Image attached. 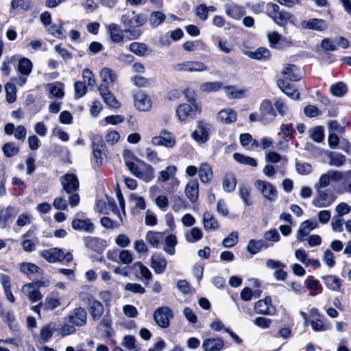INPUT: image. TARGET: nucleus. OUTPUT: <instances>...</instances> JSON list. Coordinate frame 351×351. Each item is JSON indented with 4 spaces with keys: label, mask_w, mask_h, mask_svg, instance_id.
Returning <instances> with one entry per match:
<instances>
[{
    "label": "nucleus",
    "mask_w": 351,
    "mask_h": 351,
    "mask_svg": "<svg viewBox=\"0 0 351 351\" xmlns=\"http://www.w3.org/2000/svg\"><path fill=\"white\" fill-rule=\"evenodd\" d=\"M204 228L207 231L216 230L219 228V223L214 216L206 212L203 216Z\"/></svg>",
    "instance_id": "nucleus-40"
},
{
    "label": "nucleus",
    "mask_w": 351,
    "mask_h": 351,
    "mask_svg": "<svg viewBox=\"0 0 351 351\" xmlns=\"http://www.w3.org/2000/svg\"><path fill=\"white\" fill-rule=\"evenodd\" d=\"M322 280L328 289L332 291H341V280L337 276L334 275H327L322 276Z\"/></svg>",
    "instance_id": "nucleus-31"
},
{
    "label": "nucleus",
    "mask_w": 351,
    "mask_h": 351,
    "mask_svg": "<svg viewBox=\"0 0 351 351\" xmlns=\"http://www.w3.org/2000/svg\"><path fill=\"white\" fill-rule=\"evenodd\" d=\"M125 290L133 293L143 295L145 293V289L140 284L128 282L125 285Z\"/></svg>",
    "instance_id": "nucleus-63"
},
{
    "label": "nucleus",
    "mask_w": 351,
    "mask_h": 351,
    "mask_svg": "<svg viewBox=\"0 0 351 351\" xmlns=\"http://www.w3.org/2000/svg\"><path fill=\"white\" fill-rule=\"evenodd\" d=\"M223 88L227 97L230 99H239L243 97L244 90H237L234 86H226Z\"/></svg>",
    "instance_id": "nucleus-51"
},
{
    "label": "nucleus",
    "mask_w": 351,
    "mask_h": 351,
    "mask_svg": "<svg viewBox=\"0 0 351 351\" xmlns=\"http://www.w3.org/2000/svg\"><path fill=\"white\" fill-rule=\"evenodd\" d=\"M254 311L256 313L265 315H271L275 313V307L271 304V299L267 296L254 304Z\"/></svg>",
    "instance_id": "nucleus-15"
},
{
    "label": "nucleus",
    "mask_w": 351,
    "mask_h": 351,
    "mask_svg": "<svg viewBox=\"0 0 351 351\" xmlns=\"http://www.w3.org/2000/svg\"><path fill=\"white\" fill-rule=\"evenodd\" d=\"M331 179L328 172L323 173L319 178V181L315 183L314 188L315 190L318 189L326 188L330 185Z\"/></svg>",
    "instance_id": "nucleus-64"
},
{
    "label": "nucleus",
    "mask_w": 351,
    "mask_h": 351,
    "mask_svg": "<svg viewBox=\"0 0 351 351\" xmlns=\"http://www.w3.org/2000/svg\"><path fill=\"white\" fill-rule=\"evenodd\" d=\"M185 194L191 202L195 203L199 197V184L196 180H191L185 186Z\"/></svg>",
    "instance_id": "nucleus-27"
},
{
    "label": "nucleus",
    "mask_w": 351,
    "mask_h": 351,
    "mask_svg": "<svg viewBox=\"0 0 351 351\" xmlns=\"http://www.w3.org/2000/svg\"><path fill=\"white\" fill-rule=\"evenodd\" d=\"M317 196L313 199V204L318 208L328 207L334 202L332 194L329 189L316 190Z\"/></svg>",
    "instance_id": "nucleus-11"
},
{
    "label": "nucleus",
    "mask_w": 351,
    "mask_h": 351,
    "mask_svg": "<svg viewBox=\"0 0 351 351\" xmlns=\"http://www.w3.org/2000/svg\"><path fill=\"white\" fill-rule=\"evenodd\" d=\"M222 88V83L220 82H205L200 86V90L202 92H216Z\"/></svg>",
    "instance_id": "nucleus-55"
},
{
    "label": "nucleus",
    "mask_w": 351,
    "mask_h": 351,
    "mask_svg": "<svg viewBox=\"0 0 351 351\" xmlns=\"http://www.w3.org/2000/svg\"><path fill=\"white\" fill-rule=\"evenodd\" d=\"M99 94L101 96L104 103L109 107L113 108H118L120 107V102L115 98L113 93L109 89L99 90Z\"/></svg>",
    "instance_id": "nucleus-35"
},
{
    "label": "nucleus",
    "mask_w": 351,
    "mask_h": 351,
    "mask_svg": "<svg viewBox=\"0 0 351 351\" xmlns=\"http://www.w3.org/2000/svg\"><path fill=\"white\" fill-rule=\"evenodd\" d=\"M153 317L160 327L166 328L169 326V319L173 317V312L170 308L162 306L154 311Z\"/></svg>",
    "instance_id": "nucleus-7"
},
{
    "label": "nucleus",
    "mask_w": 351,
    "mask_h": 351,
    "mask_svg": "<svg viewBox=\"0 0 351 351\" xmlns=\"http://www.w3.org/2000/svg\"><path fill=\"white\" fill-rule=\"evenodd\" d=\"M100 77L101 82L98 87L99 91L110 89L113 86L114 82L117 77L116 73L109 68L102 69L100 71Z\"/></svg>",
    "instance_id": "nucleus-12"
},
{
    "label": "nucleus",
    "mask_w": 351,
    "mask_h": 351,
    "mask_svg": "<svg viewBox=\"0 0 351 351\" xmlns=\"http://www.w3.org/2000/svg\"><path fill=\"white\" fill-rule=\"evenodd\" d=\"M310 137L317 143H321L324 138V128L322 126H316L309 130Z\"/></svg>",
    "instance_id": "nucleus-49"
},
{
    "label": "nucleus",
    "mask_w": 351,
    "mask_h": 351,
    "mask_svg": "<svg viewBox=\"0 0 351 351\" xmlns=\"http://www.w3.org/2000/svg\"><path fill=\"white\" fill-rule=\"evenodd\" d=\"M19 269L21 273L27 276L34 274L42 275L43 272V269L36 265L27 262L21 263Z\"/></svg>",
    "instance_id": "nucleus-37"
},
{
    "label": "nucleus",
    "mask_w": 351,
    "mask_h": 351,
    "mask_svg": "<svg viewBox=\"0 0 351 351\" xmlns=\"http://www.w3.org/2000/svg\"><path fill=\"white\" fill-rule=\"evenodd\" d=\"M88 311L91 318L94 321H97L101 319L104 312V308L101 302L97 300L93 302V304L88 307Z\"/></svg>",
    "instance_id": "nucleus-39"
},
{
    "label": "nucleus",
    "mask_w": 351,
    "mask_h": 351,
    "mask_svg": "<svg viewBox=\"0 0 351 351\" xmlns=\"http://www.w3.org/2000/svg\"><path fill=\"white\" fill-rule=\"evenodd\" d=\"M84 241L86 247L97 252L101 251L105 246V241L97 237H86Z\"/></svg>",
    "instance_id": "nucleus-33"
},
{
    "label": "nucleus",
    "mask_w": 351,
    "mask_h": 351,
    "mask_svg": "<svg viewBox=\"0 0 351 351\" xmlns=\"http://www.w3.org/2000/svg\"><path fill=\"white\" fill-rule=\"evenodd\" d=\"M184 237L189 243H196L202 239L203 232L200 228L193 227L185 232Z\"/></svg>",
    "instance_id": "nucleus-42"
},
{
    "label": "nucleus",
    "mask_w": 351,
    "mask_h": 351,
    "mask_svg": "<svg viewBox=\"0 0 351 351\" xmlns=\"http://www.w3.org/2000/svg\"><path fill=\"white\" fill-rule=\"evenodd\" d=\"M38 243V240L36 238L23 239L21 242V246L25 252H32L36 249Z\"/></svg>",
    "instance_id": "nucleus-56"
},
{
    "label": "nucleus",
    "mask_w": 351,
    "mask_h": 351,
    "mask_svg": "<svg viewBox=\"0 0 351 351\" xmlns=\"http://www.w3.org/2000/svg\"><path fill=\"white\" fill-rule=\"evenodd\" d=\"M3 154L7 157H12L18 154L19 152V147L12 142L5 143L2 147Z\"/></svg>",
    "instance_id": "nucleus-54"
},
{
    "label": "nucleus",
    "mask_w": 351,
    "mask_h": 351,
    "mask_svg": "<svg viewBox=\"0 0 351 351\" xmlns=\"http://www.w3.org/2000/svg\"><path fill=\"white\" fill-rule=\"evenodd\" d=\"M318 223L315 220H306L300 225L297 232V240L302 241L305 240V237L308 234L310 231L317 228Z\"/></svg>",
    "instance_id": "nucleus-18"
},
{
    "label": "nucleus",
    "mask_w": 351,
    "mask_h": 351,
    "mask_svg": "<svg viewBox=\"0 0 351 351\" xmlns=\"http://www.w3.org/2000/svg\"><path fill=\"white\" fill-rule=\"evenodd\" d=\"M199 177L202 182L208 183L213 178V170L206 162L202 163L199 168Z\"/></svg>",
    "instance_id": "nucleus-38"
},
{
    "label": "nucleus",
    "mask_w": 351,
    "mask_h": 351,
    "mask_svg": "<svg viewBox=\"0 0 351 351\" xmlns=\"http://www.w3.org/2000/svg\"><path fill=\"white\" fill-rule=\"evenodd\" d=\"M226 14L236 20L240 19L245 14V8L233 3L225 5Z\"/></svg>",
    "instance_id": "nucleus-25"
},
{
    "label": "nucleus",
    "mask_w": 351,
    "mask_h": 351,
    "mask_svg": "<svg viewBox=\"0 0 351 351\" xmlns=\"http://www.w3.org/2000/svg\"><path fill=\"white\" fill-rule=\"evenodd\" d=\"M259 113L261 114V119L263 120L264 124L269 123L277 116L273 104L268 99H265L261 101L259 106Z\"/></svg>",
    "instance_id": "nucleus-8"
},
{
    "label": "nucleus",
    "mask_w": 351,
    "mask_h": 351,
    "mask_svg": "<svg viewBox=\"0 0 351 351\" xmlns=\"http://www.w3.org/2000/svg\"><path fill=\"white\" fill-rule=\"evenodd\" d=\"M249 56L254 59H265L270 56V53L267 48L260 47L254 52H250Z\"/></svg>",
    "instance_id": "nucleus-61"
},
{
    "label": "nucleus",
    "mask_w": 351,
    "mask_h": 351,
    "mask_svg": "<svg viewBox=\"0 0 351 351\" xmlns=\"http://www.w3.org/2000/svg\"><path fill=\"white\" fill-rule=\"evenodd\" d=\"M47 90H49L50 95L49 97L50 99L57 98L62 99L64 95V84L60 82H55L53 83H49L46 86Z\"/></svg>",
    "instance_id": "nucleus-29"
},
{
    "label": "nucleus",
    "mask_w": 351,
    "mask_h": 351,
    "mask_svg": "<svg viewBox=\"0 0 351 351\" xmlns=\"http://www.w3.org/2000/svg\"><path fill=\"white\" fill-rule=\"evenodd\" d=\"M108 32L110 39L114 43H121L123 40V30H121L119 26L116 23H111L107 27Z\"/></svg>",
    "instance_id": "nucleus-34"
},
{
    "label": "nucleus",
    "mask_w": 351,
    "mask_h": 351,
    "mask_svg": "<svg viewBox=\"0 0 351 351\" xmlns=\"http://www.w3.org/2000/svg\"><path fill=\"white\" fill-rule=\"evenodd\" d=\"M266 8L267 16L271 18L276 25L285 27L288 23H294L293 15L289 12L280 10V8L277 4L268 3Z\"/></svg>",
    "instance_id": "nucleus-2"
},
{
    "label": "nucleus",
    "mask_w": 351,
    "mask_h": 351,
    "mask_svg": "<svg viewBox=\"0 0 351 351\" xmlns=\"http://www.w3.org/2000/svg\"><path fill=\"white\" fill-rule=\"evenodd\" d=\"M152 143L156 146H165L168 148H171L176 145V139L171 134L166 130L160 132V135L154 136L151 140Z\"/></svg>",
    "instance_id": "nucleus-13"
},
{
    "label": "nucleus",
    "mask_w": 351,
    "mask_h": 351,
    "mask_svg": "<svg viewBox=\"0 0 351 351\" xmlns=\"http://www.w3.org/2000/svg\"><path fill=\"white\" fill-rule=\"evenodd\" d=\"M135 267H138L139 269L141 276L145 280V285L148 283L152 279V274L150 270L145 266L141 262H136L134 263Z\"/></svg>",
    "instance_id": "nucleus-57"
},
{
    "label": "nucleus",
    "mask_w": 351,
    "mask_h": 351,
    "mask_svg": "<svg viewBox=\"0 0 351 351\" xmlns=\"http://www.w3.org/2000/svg\"><path fill=\"white\" fill-rule=\"evenodd\" d=\"M128 49L137 56L143 57L152 53V49L144 43L132 42L129 45Z\"/></svg>",
    "instance_id": "nucleus-23"
},
{
    "label": "nucleus",
    "mask_w": 351,
    "mask_h": 351,
    "mask_svg": "<svg viewBox=\"0 0 351 351\" xmlns=\"http://www.w3.org/2000/svg\"><path fill=\"white\" fill-rule=\"evenodd\" d=\"M72 228L77 231L86 233H93L95 230V225L90 219L75 218L71 223Z\"/></svg>",
    "instance_id": "nucleus-16"
},
{
    "label": "nucleus",
    "mask_w": 351,
    "mask_h": 351,
    "mask_svg": "<svg viewBox=\"0 0 351 351\" xmlns=\"http://www.w3.org/2000/svg\"><path fill=\"white\" fill-rule=\"evenodd\" d=\"M165 15L161 12H153L149 18V22L152 27H158L165 19Z\"/></svg>",
    "instance_id": "nucleus-53"
},
{
    "label": "nucleus",
    "mask_w": 351,
    "mask_h": 351,
    "mask_svg": "<svg viewBox=\"0 0 351 351\" xmlns=\"http://www.w3.org/2000/svg\"><path fill=\"white\" fill-rule=\"evenodd\" d=\"M210 125L205 121H198L196 129L193 132L191 136L198 143H204L208 140Z\"/></svg>",
    "instance_id": "nucleus-9"
},
{
    "label": "nucleus",
    "mask_w": 351,
    "mask_h": 351,
    "mask_svg": "<svg viewBox=\"0 0 351 351\" xmlns=\"http://www.w3.org/2000/svg\"><path fill=\"white\" fill-rule=\"evenodd\" d=\"M202 347L204 351H221L224 347V341L220 337L206 338Z\"/></svg>",
    "instance_id": "nucleus-20"
},
{
    "label": "nucleus",
    "mask_w": 351,
    "mask_h": 351,
    "mask_svg": "<svg viewBox=\"0 0 351 351\" xmlns=\"http://www.w3.org/2000/svg\"><path fill=\"white\" fill-rule=\"evenodd\" d=\"M217 118L222 123L229 124L237 119V113L232 109L221 110L217 114Z\"/></svg>",
    "instance_id": "nucleus-41"
},
{
    "label": "nucleus",
    "mask_w": 351,
    "mask_h": 351,
    "mask_svg": "<svg viewBox=\"0 0 351 351\" xmlns=\"http://www.w3.org/2000/svg\"><path fill=\"white\" fill-rule=\"evenodd\" d=\"M279 88L290 98L297 100L300 98L299 92L293 86L287 82L285 80L280 79L277 81Z\"/></svg>",
    "instance_id": "nucleus-28"
},
{
    "label": "nucleus",
    "mask_w": 351,
    "mask_h": 351,
    "mask_svg": "<svg viewBox=\"0 0 351 351\" xmlns=\"http://www.w3.org/2000/svg\"><path fill=\"white\" fill-rule=\"evenodd\" d=\"M93 153L96 162L98 165H101L104 159V151L105 149V145L101 137H94L93 141Z\"/></svg>",
    "instance_id": "nucleus-22"
},
{
    "label": "nucleus",
    "mask_w": 351,
    "mask_h": 351,
    "mask_svg": "<svg viewBox=\"0 0 351 351\" xmlns=\"http://www.w3.org/2000/svg\"><path fill=\"white\" fill-rule=\"evenodd\" d=\"M282 75L285 79L290 81H298L302 78V73L299 67L295 64H287L284 65Z\"/></svg>",
    "instance_id": "nucleus-19"
},
{
    "label": "nucleus",
    "mask_w": 351,
    "mask_h": 351,
    "mask_svg": "<svg viewBox=\"0 0 351 351\" xmlns=\"http://www.w3.org/2000/svg\"><path fill=\"white\" fill-rule=\"evenodd\" d=\"M327 156L329 159L328 165L330 166L341 167L346 162V156L338 152H330Z\"/></svg>",
    "instance_id": "nucleus-44"
},
{
    "label": "nucleus",
    "mask_w": 351,
    "mask_h": 351,
    "mask_svg": "<svg viewBox=\"0 0 351 351\" xmlns=\"http://www.w3.org/2000/svg\"><path fill=\"white\" fill-rule=\"evenodd\" d=\"M330 90L331 93L336 97H342L347 93V87L346 85L341 82H337L335 84H332Z\"/></svg>",
    "instance_id": "nucleus-50"
},
{
    "label": "nucleus",
    "mask_w": 351,
    "mask_h": 351,
    "mask_svg": "<svg viewBox=\"0 0 351 351\" xmlns=\"http://www.w3.org/2000/svg\"><path fill=\"white\" fill-rule=\"evenodd\" d=\"M251 192L252 188L250 185L245 184L239 185V195L245 206H250L254 204Z\"/></svg>",
    "instance_id": "nucleus-26"
},
{
    "label": "nucleus",
    "mask_w": 351,
    "mask_h": 351,
    "mask_svg": "<svg viewBox=\"0 0 351 351\" xmlns=\"http://www.w3.org/2000/svg\"><path fill=\"white\" fill-rule=\"evenodd\" d=\"M237 182V178L233 173H226L223 179V189L228 193L232 192L235 189Z\"/></svg>",
    "instance_id": "nucleus-43"
},
{
    "label": "nucleus",
    "mask_w": 351,
    "mask_h": 351,
    "mask_svg": "<svg viewBox=\"0 0 351 351\" xmlns=\"http://www.w3.org/2000/svg\"><path fill=\"white\" fill-rule=\"evenodd\" d=\"M167 265V261L165 257L160 254H154L151 257L150 267L157 274L165 272Z\"/></svg>",
    "instance_id": "nucleus-17"
},
{
    "label": "nucleus",
    "mask_w": 351,
    "mask_h": 351,
    "mask_svg": "<svg viewBox=\"0 0 351 351\" xmlns=\"http://www.w3.org/2000/svg\"><path fill=\"white\" fill-rule=\"evenodd\" d=\"M33 68L32 62L28 58H23L19 60L18 71L21 75L28 76Z\"/></svg>",
    "instance_id": "nucleus-47"
},
{
    "label": "nucleus",
    "mask_w": 351,
    "mask_h": 351,
    "mask_svg": "<svg viewBox=\"0 0 351 351\" xmlns=\"http://www.w3.org/2000/svg\"><path fill=\"white\" fill-rule=\"evenodd\" d=\"M202 112V106L199 104H194V106L182 104L178 106L176 110V114L180 121H185L187 117L195 119Z\"/></svg>",
    "instance_id": "nucleus-5"
},
{
    "label": "nucleus",
    "mask_w": 351,
    "mask_h": 351,
    "mask_svg": "<svg viewBox=\"0 0 351 351\" xmlns=\"http://www.w3.org/2000/svg\"><path fill=\"white\" fill-rule=\"evenodd\" d=\"M134 105L141 111H148L152 106L149 97L143 92L137 93L134 97Z\"/></svg>",
    "instance_id": "nucleus-21"
},
{
    "label": "nucleus",
    "mask_w": 351,
    "mask_h": 351,
    "mask_svg": "<svg viewBox=\"0 0 351 351\" xmlns=\"http://www.w3.org/2000/svg\"><path fill=\"white\" fill-rule=\"evenodd\" d=\"M17 214V211L14 207L8 206L0 210V225L5 228L7 224L11 221Z\"/></svg>",
    "instance_id": "nucleus-32"
},
{
    "label": "nucleus",
    "mask_w": 351,
    "mask_h": 351,
    "mask_svg": "<svg viewBox=\"0 0 351 351\" xmlns=\"http://www.w3.org/2000/svg\"><path fill=\"white\" fill-rule=\"evenodd\" d=\"M233 158L237 162L239 163L247 165L252 167L257 166L256 160L252 157L247 156L239 153H234L233 154Z\"/></svg>",
    "instance_id": "nucleus-48"
},
{
    "label": "nucleus",
    "mask_w": 351,
    "mask_h": 351,
    "mask_svg": "<svg viewBox=\"0 0 351 351\" xmlns=\"http://www.w3.org/2000/svg\"><path fill=\"white\" fill-rule=\"evenodd\" d=\"M269 245L264 239L254 240L252 239L248 242L247 250L252 254H256L259 252L262 249H267Z\"/></svg>",
    "instance_id": "nucleus-36"
},
{
    "label": "nucleus",
    "mask_w": 351,
    "mask_h": 351,
    "mask_svg": "<svg viewBox=\"0 0 351 351\" xmlns=\"http://www.w3.org/2000/svg\"><path fill=\"white\" fill-rule=\"evenodd\" d=\"M146 21V19L142 14H137L132 17L124 14L121 17V22L128 27L133 28L143 25Z\"/></svg>",
    "instance_id": "nucleus-24"
},
{
    "label": "nucleus",
    "mask_w": 351,
    "mask_h": 351,
    "mask_svg": "<svg viewBox=\"0 0 351 351\" xmlns=\"http://www.w3.org/2000/svg\"><path fill=\"white\" fill-rule=\"evenodd\" d=\"M63 190L68 194L69 203L71 206H75L80 202V196L75 193L79 189V180L73 173H66L60 178Z\"/></svg>",
    "instance_id": "nucleus-1"
},
{
    "label": "nucleus",
    "mask_w": 351,
    "mask_h": 351,
    "mask_svg": "<svg viewBox=\"0 0 351 351\" xmlns=\"http://www.w3.org/2000/svg\"><path fill=\"white\" fill-rule=\"evenodd\" d=\"M306 286L308 289L311 291H317V293H321L322 291V287L319 284V282L315 279L313 276H308L304 282Z\"/></svg>",
    "instance_id": "nucleus-58"
},
{
    "label": "nucleus",
    "mask_w": 351,
    "mask_h": 351,
    "mask_svg": "<svg viewBox=\"0 0 351 351\" xmlns=\"http://www.w3.org/2000/svg\"><path fill=\"white\" fill-rule=\"evenodd\" d=\"M65 319L75 326L81 327L86 324L87 313L82 307L75 308L65 317Z\"/></svg>",
    "instance_id": "nucleus-10"
},
{
    "label": "nucleus",
    "mask_w": 351,
    "mask_h": 351,
    "mask_svg": "<svg viewBox=\"0 0 351 351\" xmlns=\"http://www.w3.org/2000/svg\"><path fill=\"white\" fill-rule=\"evenodd\" d=\"M141 163L144 165L143 169H141L136 164L125 160L126 166L134 176L146 182H150L154 178V167L143 161H141Z\"/></svg>",
    "instance_id": "nucleus-4"
},
{
    "label": "nucleus",
    "mask_w": 351,
    "mask_h": 351,
    "mask_svg": "<svg viewBox=\"0 0 351 351\" xmlns=\"http://www.w3.org/2000/svg\"><path fill=\"white\" fill-rule=\"evenodd\" d=\"M6 92V100L9 103H13L16 100V86L12 83H7L5 85Z\"/></svg>",
    "instance_id": "nucleus-59"
},
{
    "label": "nucleus",
    "mask_w": 351,
    "mask_h": 351,
    "mask_svg": "<svg viewBox=\"0 0 351 351\" xmlns=\"http://www.w3.org/2000/svg\"><path fill=\"white\" fill-rule=\"evenodd\" d=\"M176 171L177 168L175 166H168L165 170H162L159 172L158 176V181L167 182L170 180L171 178L175 177Z\"/></svg>",
    "instance_id": "nucleus-46"
},
{
    "label": "nucleus",
    "mask_w": 351,
    "mask_h": 351,
    "mask_svg": "<svg viewBox=\"0 0 351 351\" xmlns=\"http://www.w3.org/2000/svg\"><path fill=\"white\" fill-rule=\"evenodd\" d=\"M61 304L60 299L57 297H52L48 295L46 297L45 302L43 304V308L45 310L52 311Z\"/></svg>",
    "instance_id": "nucleus-52"
},
{
    "label": "nucleus",
    "mask_w": 351,
    "mask_h": 351,
    "mask_svg": "<svg viewBox=\"0 0 351 351\" xmlns=\"http://www.w3.org/2000/svg\"><path fill=\"white\" fill-rule=\"evenodd\" d=\"M40 255L50 263L62 262L64 260L66 263H71L73 258L71 252H68L64 254L62 250L58 247L43 250L40 252Z\"/></svg>",
    "instance_id": "nucleus-3"
},
{
    "label": "nucleus",
    "mask_w": 351,
    "mask_h": 351,
    "mask_svg": "<svg viewBox=\"0 0 351 351\" xmlns=\"http://www.w3.org/2000/svg\"><path fill=\"white\" fill-rule=\"evenodd\" d=\"M22 292L29 298L32 302H36L43 298V295L34 285L30 283L25 284L22 287Z\"/></svg>",
    "instance_id": "nucleus-30"
},
{
    "label": "nucleus",
    "mask_w": 351,
    "mask_h": 351,
    "mask_svg": "<svg viewBox=\"0 0 351 351\" xmlns=\"http://www.w3.org/2000/svg\"><path fill=\"white\" fill-rule=\"evenodd\" d=\"M238 232L234 231L229 234L228 236L223 240L222 244L225 247H231L238 243Z\"/></svg>",
    "instance_id": "nucleus-62"
},
{
    "label": "nucleus",
    "mask_w": 351,
    "mask_h": 351,
    "mask_svg": "<svg viewBox=\"0 0 351 351\" xmlns=\"http://www.w3.org/2000/svg\"><path fill=\"white\" fill-rule=\"evenodd\" d=\"M311 325L313 330L317 332L325 331L330 328L329 324H324L319 318H314L311 322Z\"/></svg>",
    "instance_id": "nucleus-60"
},
{
    "label": "nucleus",
    "mask_w": 351,
    "mask_h": 351,
    "mask_svg": "<svg viewBox=\"0 0 351 351\" xmlns=\"http://www.w3.org/2000/svg\"><path fill=\"white\" fill-rule=\"evenodd\" d=\"M254 186L268 201L274 202L276 200L278 191L271 183L261 180H257L254 182Z\"/></svg>",
    "instance_id": "nucleus-6"
},
{
    "label": "nucleus",
    "mask_w": 351,
    "mask_h": 351,
    "mask_svg": "<svg viewBox=\"0 0 351 351\" xmlns=\"http://www.w3.org/2000/svg\"><path fill=\"white\" fill-rule=\"evenodd\" d=\"M300 27L304 29L323 32L328 28V25L322 19L312 18L308 20H302L300 22Z\"/></svg>",
    "instance_id": "nucleus-14"
},
{
    "label": "nucleus",
    "mask_w": 351,
    "mask_h": 351,
    "mask_svg": "<svg viewBox=\"0 0 351 351\" xmlns=\"http://www.w3.org/2000/svg\"><path fill=\"white\" fill-rule=\"evenodd\" d=\"M58 330L55 323L51 322L42 327L40 330V337L44 341L47 342L53 335V333Z\"/></svg>",
    "instance_id": "nucleus-45"
}]
</instances>
